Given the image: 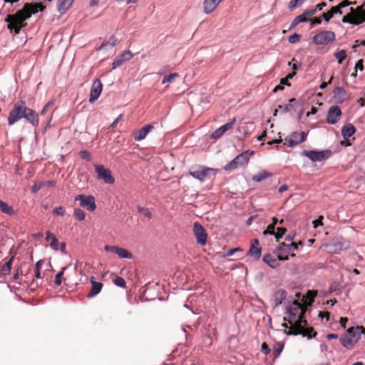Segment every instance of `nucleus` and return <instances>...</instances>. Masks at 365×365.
I'll use <instances>...</instances> for the list:
<instances>
[{"label": "nucleus", "mask_w": 365, "mask_h": 365, "mask_svg": "<svg viewBox=\"0 0 365 365\" xmlns=\"http://www.w3.org/2000/svg\"><path fill=\"white\" fill-rule=\"evenodd\" d=\"M306 311V307L294 300L286 307V317L284 320L288 321V324L284 323L282 326L289 329L288 334L298 335L312 338L311 331L312 329L305 328L307 321L302 319Z\"/></svg>", "instance_id": "f257e3e1"}, {"label": "nucleus", "mask_w": 365, "mask_h": 365, "mask_svg": "<svg viewBox=\"0 0 365 365\" xmlns=\"http://www.w3.org/2000/svg\"><path fill=\"white\" fill-rule=\"evenodd\" d=\"M45 7L41 4H26L23 9L15 14L7 16L6 21L8 22V28L18 34L21 29L25 26L24 21L26 19H29L32 14L43 11Z\"/></svg>", "instance_id": "f03ea898"}, {"label": "nucleus", "mask_w": 365, "mask_h": 365, "mask_svg": "<svg viewBox=\"0 0 365 365\" xmlns=\"http://www.w3.org/2000/svg\"><path fill=\"white\" fill-rule=\"evenodd\" d=\"M361 334H365V328L363 327H350L344 336L341 337L340 341L344 347L352 349L359 340Z\"/></svg>", "instance_id": "7ed1b4c3"}, {"label": "nucleus", "mask_w": 365, "mask_h": 365, "mask_svg": "<svg viewBox=\"0 0 365 365\" xmlns=\"http://www.w3.org/2000/svg\"><path fill=\"white\" fill-rule=\"evenodd\" d=\"M350 12L342 18L343 23H347L358 25L365 21V11L362 7H358L356 9H349Z\"/></svg>", "instance_id": "20e7f679"}, {"label": "nucleus", "mask_w": 365, "mask_h": 365, "mask_svg": "<svg viewBox=\"0 0 365 365\" xmlns=\"http://www.w3.org/2000/svg\"><path fill=\"white\" fill-rule=\"evenodd\" d=\"M254 153L252 150H247L236 156L229 163L225 165L224 169L225 170H232L240 166L247 165L249 162L250 156Z\"/></svg>", "instance_id": "39448f33"}, {"label": "nucleus", "mask_w": 365, "mask_h": 365, "mask_svg": "<svg viewBox=\"0 0 365 365\" xmlns=\"http://www.w3.org/2000/svg\"><path fill=\"white\" fill-rule=\"evenodd\" d=\"M349 247V242L344 238H336L331 242L323 245L321 248L329 253H338Z\"/></svg>", "instance_id": "423d86ee"}, {"label": "nucleus", "mask_w": 365, "mask_h": 365, "mask_svg": "<svg viewBox=\"0 0 365 365\" xmlns=\"http://www.w3.org/2000/svg\"><path fill=\"white\" fill-rule=\"evenodd\" d=\"M26 106L24 102L21 104L16 103L14 108L11 110L8 117V123L11 125L16 123L21 118H24L25 113L26 112Z\"/></svg>", "instance_id": "0eeeda50"}, {"label": "nucleus", "mask_w": 365, "mask_h": 365, "mask_svg": "<svg viewBox=\"0 0 365 365\" xmlns=\"http://www.w3.org/2000/svg\"><path fill=\"white\" fill-rule=\"evenodd\" d=\"M297 250V245L292 242L289 245H286L284 242L279 244V247L275 250L274 253L279 258V259L287 260V255H290L292 257L294 256L293 252Z\"/></svg>", "instance_id": "6e6552de"}, {"label": "nucleus", "mask_w": 365, "mask_h": 365, "mask_svg": "<svg viewBox=\"0 0 365 365\" xmlns=\"http://www.w3.org/2000/svg\"><path fill=\"white\" fill-rule=\"evenodd\" d=\"M330 150H304L302 155L308 158L312 162H321L328 159L331 156Z\"/></svg>", "instance_id": "1a4fd4ad"}, {"label": "nucleus", "mask_w": 365, "mask_h": 365, "mask_svg": "<svg viewBox=\"0 0 365 365\" xmlns=\"http://www.w3.org/2000/svg\"><path fill=\"white\" fill-rule=\"evenodd\" d=\"M336 35L331 31H324L317 33L313 36V42L316 45H327L335 41Z\"/></svg>", "instance_id": "9d476101"}, {"label": "nucleus", "mask_w": 365, "mask_h": 365, "mask_svg": "<svg viewBox=\"0 0 365 365\" xmlns=\"http://www.w3.org/2000/svg\"><path fill=\"white\" fill-rule=\"evenodd\" d=\"M94 170L98 180H103L105 183L110 185L114 183L115 179L112 176L110 170L106 168L102 165H95Z\"/></svg>", "instance_id": "9b49d317"}, {"label": "nucleus", "mask_w": 365, "mask_h": 365, "mask_svg": "<svg viewBox=\"0 0 365 365\" xmlns=\"http://www.w3.org/2000/svg\"><path fill=\"white\" fill-rule=\"evenodd\" d=\"M307 136V134L304 131L300 133L292 132L289 135L284 138V143L289 147L293 148L303 143L306 140Z\"/></svg>", "instance_id": "f8f14e48"}, {"label": "nucleus", "mask_w": 365, "mask_h": 365, "mask_svg": "<svg viewBox=\"0 0 365 365\" xmlns=\"http://www.w3.org/2000/svg\"><path fill=\"white\" fill-rule=\"evenodd\" d=\"M75 200H78L80 205L89 211H94L96 208L95 198L92 195H78L75 197Z\"/></svg>", "instance_id": "ddd939ff"}, {"label": "nucleus", "mask_w": 365, "mask_h": 365, "mask_svg": "<svg viewBox=\"0 0 365 365\" xmlns=\"http://www.w3.org/2000/svg\"><path fill=\"white\" fill-rule=\"evenodd\" d=\"M193 232L196 237L197 242L202 246L207 243V235L204 227L198 222H195Z\"/></svg>", "instance_id": "4468645a"}, {"label": "nucleus", "mask_w": 365, "mask_h": 365, "mask_svg": "<svg viewBox=\"0 0 365 365\" xmlns=\"http://www.w3.org/2000/svg\"><path fill=\"white\" fill-rule=\"evenodd\" d=\"M104 250L106 252L115 253L120 258H122V259H132L133 258V255L130 252H129L127 249L120 247L118 246L106 245L104 247Z\"/></svg>", "instance_id": "2eb2a0df"}, {"label": "nucleus", "mask_w": 365, "mask_h": 365, "mask_svg": "<svg viewBox=\"0 0 365 365\" xmlns=\"http://www.w3.org/2000/svg\"><path fill=\"white\" fill-rule=\"evenodd\" d=\"M341 108L338 106L330 107L327 115V122L329 124H336L341 116Z\"/></svg>", "instance_id": "dca6fc26"}, {"label": "nucleus", "mask_w": 365, "mask_h": 365, "mask_svg": "<svg viewBox=\"0 0 365 365\" xmlns=\"http://www.w3.org/2000/svg\"><path fill=\"white\" fill-rule=\"evenodd\" d=\"M103 90V85L99 79H96L91 86L89 95V102L94 103L100 96Z\"/></svg>", "instance_id": "f3484780"}, {"label": "nucleus", "mask_w": 365, "mask_h": 365, "mask_svg": "<svg viewBox=\"0 0 365 365\" xmlns=\"http://www.w3.org/2000/svg\"><path fill=\"white\" fill-rule=\"evenodd\" d=\"M133 56V55L130 51H123L114 58L112 63V68L115 69L120 67L123 63L130 60Z\"/></svg>", "instance_id": "a211bd4d"}, {"label": "nucleus", "mask_w": 365, "mask_h": 365, "mask_svg": "<svg viewBox=\"0 0 365 365\" xmlns=\"http://www.w3.org/2000/svg\"><path fill=\"white\" fill-rule=\"evenodd\" d=\"M349 98L346 91L342 87H336L333 91L332 101L336 104H341Z\"/></svg>", "instance_id": "6ab92c4d"}, {"label": "nucleus", "mask_w": 365, "mask_h": 365, "mask_svg": "<svg viewBox=\"0 0 365 365\" xmlns=\"http://www.w3.org/2000/svg\"><path fill=\"white\" fill-rule=\"evenodd\" d=\"M153 128H154V127L152 125L148 124V125H145V126H143L142 128H140L138 130H135L133 133L134 140L137 142L144 140L146 138L147 135L152 130H153Z\"/></svg>", "instance_id": "aec40b11"}, {"label": "nucleus", "mask_w": 365, "mask_h": 365, "mask_svg": "<svg viewBox=\"0 0 365 365\" xmlns=\"http://www.w3.org/2000/svg\"><path fill=\"white\" fill-rule=\"evenodd\" d=\"M236 121L235 118H233L231 121L225 125L220 126L217 128L214 133H212L210 135V138L212 139H217L220 138L227 130L231 129L235 123Z\"/></svg>", "instance_id": "412c9836"}, {"label": "nucleus", "mask_w": 365, "mask_h": 365, "mask_svg": "<svg viewBox=\"0 0 365 365\" xmlns=\"http://www.w3.org/2000/svg\"><path fill=\"white\" fill-rule=\"evenodd\" d=\"M262 248L259 246V241L254 239L251 242V247L247 254V256L253 257L258 259L261 256Z\"/></svg>", "instance_id": "4be33fe9"}, {"label": "nucleus", "mask_w": 365, "mask_h": 365, "mask_svg": "<svg viewBox=\"0 0 365 365\" xmlns=\"http://www.w3.org/2000/svg\"><path fill=\"white\" fill-rule=\"evenodd\" d=\"M212 170L210 168L201 167L198 170L190 171V175L192 178H194L201 182H204L205 180V178L208 175L209 172H210Z\"/></svg>", "instance_id": "5701e85b"}, {"label": "nucleus", "mask_w": 365, "mask_h": 365, "mask_svg": "<svg viewBox=\"0 0 365 365\" xmlns=\"http://www.w3.org/2000/svg\"><path fill=\"white\" fill-rule=\"evenodd\" d=\"M222 1L223 0H205L203 2L204 13L206 14L212 13Z\"/></svg>", "instance_id": "b1692460"}, {"label": "nucleus", "mask_w": 365, "mask_h": 365, "mask_svg": "<svg viewBox=\"0 0 365 365\" xmlns=\"http://www.w3.org/2000/svg\"><path fill=\"white\" fill-rule=\"evenodd\" d=\"M284 259H279V258L277 257V258L273 257V256L269 254H265L263 256L262 261L267 264L269 267L272 269H276L279 266V261H284Z\"/></svg>", "instance_id": "393cba45"}, {"label": "nucleus", "mask_w": 365, "mask_h": 365, "mask_svg": "<svg viewBox=\"0 0 365 365\" xmlns=\"http://www.w3.org/2000/svg\"><path fill=\"white\" fill-rule=\"evenodd\" d=\"M25 113L24 118H26L34 127H37L39 123L37 113L31 108H26V112Z\"/></svg>", "instance_id": "a878e982"}, {"label": "nucleus", "mask_w": 365, "mask_h": 365, "mask_svg": "<svg viewBox=\"0 0 365 365\" xmlns=\"http://www.w3.org/2000/svg\"><path fill=\"white\" fill-rule=\"evenodd\" d=\"M91 282L92 284V287L87 297L88 298H92L99 294L103 288V284L101 282H98L94 280V277L91 278Z\"/></svg>", "instance_id": "bb28decb"}, {"label": "nucleus", "mask_w": 365, "mask_h": 365, "mask_svg": "<svg viewBox=\"0 0 365 365\" xmlns=\"http://www.w3.org/2000/svg\"><path fill=\"white\" fill-rule=\"evenodd\" d=\"M74 0H58L57 10L61 14H65L71 6Z\"/></svg>", "instance_id": "cd10ccee"}, {"label": "nucleus", "mask_w": 365, "mask_h": 365, "mask_svg": "<svg viewBox=\"0 0 365 365\" xmlns=\"http://www.w3.org/2000/svg\"><path fill=\"white\" fill-rule=\"evenodd\" d=\"M355 131L354 126L351 123H348L341 129V134L343 138L346 140L352 136Z\"/></svg>", "instance_id": "c85d7f7f"}, {"label": "nucleus", "mask_w": 365, "mask_h": 365, "mask_svg": "<svg viewBox=\"0 0 365 365\" xmlns=\"http://www.w3.org/2000/svg\"><path fill=\"white\" fill-rule=\"evenodd\" d=\"M46 240L50 242V247L52 250L57 251L58 250V242L57 238L49 231L46 233Z\"/></svg>", "instance_id": "c756f323"}, {"label": "nucleus", "mask_w": 365, "mask_h": 365, "mask_svg": "<svg viewBox=\"0 0 365 365\" xmlns=\"http://www.w3.org/2000/svg\"><path fill=\"white\" fill-rule=\"evenodd\" d=\"M334 14H342V11L336 8V6H333L329 11L327 13H324L322 14L321 17L324 19L326 21H329Z\"/></svg>", "instance_id": "7c9ffc66"}, {"label": "nucleus", "mask_w": 365, "mask_h": 365, "mask_svg": "<svg viewBox=\"0 0 365 365\" xmlns=\"http://www.w3.org/2000/svg\"><path fill=\"white\" fill-rule=\"evenodd\" d=\"M0 210L2 212L9 215H13L15 214L14 208L9 205L7 202L0 200Z\"/></svg>", "instance_id": "2f4dec72"}, {"label": "nucleus", "mask_w": 365, "mask_h": 365, "mask_svg": "<svg viewBox=\"0 0 365 365\" xmlns=\"http://www.w3.org/2000/svg\"><path fill=\"white\" fill-rule=\"evenodd\" d=\"M271 176V174L266 172L265 170H262L259 172L257 174L252 176V179L255 182H261L266 179L267 178Z\"/></svg>", "instance_id": "473e14b6"}, {"label": "nucleus", "mask_w": 365, "mask_h": 365, "mask_svg": "<svg viewBox=\"0 0 365 365\" xmlns=\"http://www.w3.org/2000/svg\"><path fill=\"white\" fill-rule=\"evenodd\" d=\"M178 78L179 74L178 73H170V75L164 77V78L162 81V84L173 83Z\"/></svg>", "instance_id": "72a5a7b5"}, {"label": "nucleus", "mask_w": 365, "mask_h": 365, "mask_svg": "<svg viewBox=\"0 0 365 365\" xmlns=\"http://www.w3.org/2000/svg\"><path fill=\"white\" fill-rule=\"evenodd\" d=\"M334 56L337 60V62L339 64H341L342 61L346 58V53L345 50H341L336 53H334Z\"/></svg>", "instance_id": "f704fd0d"}, {"label": "nucleus", "mask_w": 365, "mask_h": 365, "mask_svg": "<svg viewBox=\"0 0 365 365\" xmlns=\"http://www.w3.org/2000/svg\"><path fill=\"white\" fill-rule=\"evenodd\" d=\"M74 216L80 221H82L85 219L86 213L81 208H75L73 212Z\"/></svg>", "instance_id": "c9c22d12"}, {"label": "nucleus", "mask_w": 365, "mask_h": 365, "mask_svg": "<svg viewBox=\"0 0 365 365\" xmlns=\"http://www.w3.org/2000/svg\"><path fill=\"white\" fill-rule=\"evenodd\" d=\"M138 211L139 213L143 215L148 220L152 217V213L148 208L140 206L138 207Z\"/></svg>", "instance_id": "e433bc0d"}, {"label": "nucleus", "mask_w": 365, "mask_h": 365, "mask_svg": "<svg viewBox=\"0 0 365 365\" xmlns=\"http://www.w3.org/2000/svg\"><path fill=\"white\" fill-rule=\"evenodd\" d=\"M67 268H68V266L63 267L62 270L56 274V278H55V284L57 286H60L61 284V283H62L61 277L63 275V273Z\"/></svg>", "instance_id": "4c0bfd02"}, {"label": "nucleus", "mask_w": 365, "mask_h": 365, "mask_svg": "<svg viewBox=\"0 0 365 365\" xmlns=\"http://www.w3.org/2000/svg\"><path fill=\"white\" fill-rule=\"evenodd\" d=\"M113 283L119 287L125 288L126 287V282L125 279L121 277H118L113 280Z\"/></svg>", "instance_id": "58836bf2"}, {"label": "nucleus", "mask_w": 365, "mask_h": 365, "mask_svg": "<svg viewBox=\"0 0 365 365\" xmlns=\"http://www.w3.org/2000/svg\"><path fill=\"white\" fill-rule=\"evenodd\" d=\"M115 45V40L114 38H111L109 39V41L106 42H103L101 46L99 47V49H103L104 48L109 46V48H113Z\"/></svg>", "instance_id": "ea45409f"}, {"label": "nucleus", "mask_w": 365, "mask_h": 365, "mask_svg": "<svg viewBox=\"0 0 365 365\" xmlns=\"http://www.w3.org/2000/svg\"><path fill=\"white\" fill-rule=\"evenodd\" d=\"M13 260V257H11L8 262L5 263V264L3 266L1 269V272L5 274L11 270V262Z\"/></svg>", "instance_id": "a19ab883"}, {"label": "nucleus", "mask_w": 365, "mask_h": 365, "mask_svg": "<svg viewBox=\"0 0 365 365\" xmlns=\"http://www.w3.org/2000/svg\"><path fill=\"white\" fill-rule=\"evenodd\" d=\"M287 230L284 227H278L277 228V232L274 233V237L276 240L278 242L280 238L282 237V236L285 234Z\"/></svg>", "instance_id": "79ce46f5"}, {"label": "nucleus", "mask_w": 365, "mask_h": 365, "mask_svg": "<svg viewBox=\"0 0 365 365\" xmlns=\"http://www.w3.org/2000/svg\"><path fill=\"white\" fill-rule=\"evenodd\" d=\"M79 155L81 157V158H83L84 160H86L88 161H90L91 160V155L86 150H81L80 153H79Z\"/></svg>", "instance_id": "37998d69"}, {"label": "nucleus", "mask_w": 365, "mask_h": 365, "mask_svg": "<svg viewBox=\"0 0 365 365\" xmlns=\"http://www.w3.org/2000/svg\"><path fill=\"white\" fill-rule=\"evenodd\" d=\"M53 213L56 215L63 216L65 215V209L62 206L56 207L53 209Z\"/></svg>", "instance_id": "c03bdc74"}, {"label": "nucleus", "mask_w": 365, "mask_h": 365, "mask_svg": "<svg viewBox=\"0 0 365 365\" xmlns=\"http://www.w3.org/2000/svg\"><path fill=\"white\" fill-rule=\"evenodd\" d=\"M356 4V1L351 2L348 0H344L341 1L338 6H336V8H339V10H341L343 8L347 7L350 5Z\"/></svg>", "instance_id": "a18cd8bd"}, {"label": "nucleus", "mask_w": 365, "mask_h": 365, "mask_svg": "<svg viewBox=\"0 0 365 365\" xmlns=\"http://www.w3.org/2000/svg\"><path fill=\"white\" fill-rule=\"evenodd\" d=\"M356 4V1L351 2L348 0H344L341 1L338 6H336V8H339V10H341L343 8L347 7L350 5Z\"/></svg>", "instance_id": "49530a36"}, {"label": "nucleus", "mask_w": 365, "mask_h": 365, "mask_svg": "<svg viewBox=\"0 0 365 365\" xmlns=\"http://www.w3.org/2000/svg\"><path fill=\"white\" fill-rule=\"evenodd\" d=\"M242 250L240 247H236L233 249H230L227 250L224 255L223 257H230L233 255L236 252H242Z\"/></svg>", "instance_id": "de8ad7c7"}, {"label": "nucleus", "mask_w": 365, "mask_h": 365, "mask_svg": "<svg viewBox=\"0 0 365 365\" xmlns=\"http://www.w3.org/2000/svg\"><path fill=\"white\" fill-rule=\"evenodd\" d=\"M301 36L297 34H293L289 37V42L291 43H297L299 41Z\"/></svg>", "instance_id": "09e8293b"}, {"label": "nucleus", "mask_w": 365, "mask_h": 365, "mask_svg": "<svg viewBox=\"0 0 365 365\" xmlns=\"http://www.w3.org/2000/svg\"><path fill=\"white\" fill-rule=\"evenodd\" d=\"M274 225H268L267 229L263 232V235H274L275 233L274 232Z\"/></svg>", "instance_id": "8fccbe9b"}, {"label": "nucleus", "mask_w": 365, "mask_h": 365, "mask_svg": "<svg viewBox=\"0 0 365 365\" xmlns=\"http://www.w3.org/2000/svg\"><path fill=\"white\" fill-rule=\"evenodd\" d=\"M44 186V183L42 182H36L32 187V192H37L39 190H41Z\"/></svg>", "instance_id": "3c124183"}, {"label": "nucleus", "mask_w": 365, "mask_h": 365, "mask_svg": "<svg viewBox=\"0 0 365 365\" xmlns=\"http://www.w3.org/2000/svg\"><path fill=\"white\" fill-rule=\"evenodd\" d=\"M317 10H316V8L315 6L313 7V8H309V9H307L304 11V13L305 14L307 15V18L308 17H311L313 15H314L316 13H317Z\"/></svg>", "instance_id": "603ef678"}, {"label": "nucleus", "mask_w": 365, "mask_h": 365, "mask_svg": "<svg viewBox=\"0 0 365 365\" xmlns=\"http://www.w3.org/2000/svg\"><path fill=\"white\" fill-rule=\"evenodd\" d=\"M40 264L41 260H38L36 263V270H35V277L38 279L41 278V272H40Z\"/></svg>", "instance_id": "864d4df0"}, {"label": "nucleus", "mask_w": 365, "mask_h": 365, "mask_svg": "<svg viewBox=\"0 0 365 365\" xmlns=\"http://www.w3.org/2000/svg\"><path fill=\"white\" fill-rule=\"evenodd\" d=\"M295 19H297L298 22L302 23L307 21V16L304 11L302 14L296 16Z\"/></svg>", "instance_id": "5fc2aeb1"}, {"label": "nucleus", "mask_w": 365, "mask_h": 365, "mask_svg": "<svg viewBox=\"0 0 365 365\" xmlns=\"http://www.w3.org/2000/svg\"><path fill=\"white\" fill-rule=\"evenodd\" d=\"M329 312H319L318 314V317L319 318H321L322 319H325L327 322L329 321Z\"/></svg>", "instance_id": "6e6d98bb"}, {"label": "nucleus", "mask_w": 365, "mask_h": 365, "mask_svg": "<svg viewBox=\"0 0 365 365\" xmlns=\"http://www.w3.org/2000/svg\"><path fill=\"white\" fill-rule=\"evenodd\" d=\"M270 349L269 348V346L265 344V343H263L262 344V351L264 354H268L270 353Z\"/></svg>", "instance_id": "4d7b16f0"}, {"label": "nucleus", "mask_w": 365, "mask_h": 365, "mask_svg": "<svg viewBox=\"0 0 365 365\" xmlns=\"http://www.w3.org/2000/svg\"><path fill=\"white\" fill-rule=\"evenodd\" d=\"M322 218H323V217L320 216L318 219L313 221V225H314V228H317L318 226L322 225Z\"/></svg>", "instance_id": "13d9d810"}, {"label": "nucleus", "mask_w": 365, "mask_h": 365, "mask_svg": "<svg viewBox=\"0 0 365 365\" xmlns=\"http://www.w3.org/2000/svg\"><path fill=\"white\" fill-rule=\"evenodd\" d=\"M298 3L301 4L302 2L301 0H292L289 4V8L291 9H294Z\"/></svg>", "instance_id": "bf43d9fd"}, {"label": "nucleus", "mask_w": 365, "mask_h": 365, "mask_svg": "<svg viewBox=\"0 0 365 365\" xmlns=\"http://www.w3.org/2000/svg\"><path fill=\"white\" fill-rule=\"evenodd\" d=\"M52 104V102H48L43 107V108L42 109L41 112V115H43L46 113V112L47 111V110L50 108V106H51Z\"/></svg>", "instance_id": "052dcab7"}, {"label": "nucleus", "mask_w": 365, "mask_h": 365, "mask_svg": "<svg viewBox=\"0 0 365 365\" xmlns=\"http://www.w3.org/2000/svg\"><path fill=\"white\" fill-rule=\"evenodd\" d=\"M321 22L322 21H321L320 18H315V19L312 20V21H311V26L313 27L315 25L320 24Z\"/></svg>", "instance_id": "680f3d73"}, {"label": "nucleus", "mask_w": 365, "mask_h": 365, "mask_svg": "<svg viewBox=\"0 0 365 365\" xmlns=\"http://www.w3.org/2000/svg\"><path fill=\"white\" fill-rule=\"evenodd\" d=\"M355 68L356 69H359L360 71H362L364 70V66H363V64H362V61L360 60L359 61L356 66H355Z\"/></svg>", "instance_id": "e2e57ef3"}, {"label": "nucleus", "mask_w": 365, "mask_h": 365, "mask_svg": "<svg viewBox=\"0 0 365 365\" xmlns=\"http://www.w3.org/2000/svg\"><path fill=\"white\" fill-rule=\"evenodd\" d=\"M308 297H309L310 299V302H309V304H311L313 299L316 296V293H314V292H312V291H309L308 293Z\"/></svg>", "instance_id": "0e129e2a"}, {"label": "nucleus", "mask_w": 365, "mask_h": 365, "mask_svg": "<svg viewBox=\"0 0 365 365\" xmlns=\"http://www.w3.org/2000/svg\"><path fill=\"white\" fill-rule=\"evenodd\" d=\"M348 322L347 318L341 317L340 318V324L343 328L346 327V323Z\"/></svg>", "instance_id": "69168bd1"}, {"label": "nucleus", "mask_w": 365, "mask_h": 365, "mask_svg": "<svg viewBox=\"0 0 365 365\" xmlns=\"http://www.w3.org/2000/svg\"><path fill=\"white\" fill-rule=\"evenodd\" d=\"M299 24V22H298L297 19H296L295 18L294 19V20L292 21V22L290 24V26H289V29H294L295 26H297V25H298Z\"/></svg>", "instance_id": "338daca9"}, {"label": "nucleus", "mask_w": 365, "mask_h": 365, "mask_svg": "<svg viewBox=\"0 0 365 365\" xmlns=\"http://www.w3.org/2000/svg\"><path fill=\"white\" fill-rule=\"evenodd\" d=\"M324 6H326V4H325V3H322V4H317V5L315 6V8H316L317 11H321V10H322V9H323Z\"/></svg>", "instance_id": "774afa93"}]
</instances>
